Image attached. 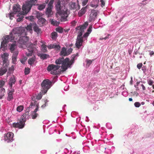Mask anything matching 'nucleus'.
I'll list each match as a JSON object with an SVG mask.
<instances>
[{
  "label": "nucleus",
  "instance_id": "nucleus-1",
  "mask_svg": "<svg viewBox=\"0 0 154 154\" xmlns=\"http://www.w3.org/2000/svg\"><path fill=\"white\" fill-rule=\"evenodd\" d=\"M32 28H33L34 31L38 34L41 33V30L37 25L34 23H30L26 27H16L14 30V33H16L17 32H21L22 36L19 38V39L18 41L19 47L20 48H25L27 47V51H26V55L28 57L31 56L35 48L34 45L31 42H29V38L25 35H26V31H29L31 33L32 32Z\"/></svg>",
  "mask_w": 154,
  "mask_h": 154
},
{
  "label": "nucleus",
  "instance_id": "nucleus-2",
  "mask_svg": "<svg viewBox=\"0 0 154 154\" xmlns=\"http://www.w3.org/2000/svg\"><path fill=\"white\" fill-rule=\"evenodd\" d=\"M70 0H58L56 2L55 8L57 13L61 16V20L64 22L67 20L68 9L66 5Z\"/></svg>",
  "mask_w": 154,
  "mask_h": 154
},
{
  "label": "nucleus",
  "instance_id": "nucleus-3",
  "mask_svg": "<svg viewBox=\"0 0 154 154\" xmlns=\"http://www.w3.org/2000/svg\"><path fill=\"white\" fill-rule=\"evenodd\" d=\"M15 28L13 29L11 34L9 35H7L3 37L2 38L3 41L2 42L1 44V49L3 51H5L6 49L7 46V43L9 42H12L13 40H16L17 39V37L21 36H22L21 32H17L15 33H14V30L16 28Z\"/></svg>",
  "mask_w": 154,
  "mask_h": 154
},
{
  "label": "nucleus",
  "instance_id": "nucleus-4",
  "mask_svg": "<svg viewBox=\"0 0 154 154\" xmlns=\"http://www.w3.org/2000/svg\"><path fill=\"white\" fill-rule=\"evenodd\" d=\"M36 2H33V4L31 3V0L29 1L26 2L22 6L23 11H20V6L19 5H15L13 7V10L14 14H18V16H20L19 14L25 15L27 14L31 9L32 5H34L36 3Z\"/></svg>",
  "mask_w": 154,
  "mask_h": 154
},
{
  "label": "nucleus",
  "instance_id": "nucleus-5",
  "mask_svg": "<svg viewBox=\"0 0 154 154\" xmlns=\"http://www.w3.org/2000/svg\"><path fill=\"white\" fill-rule=\"evenodd\" d=\"M88 26V23H85L82 25L78 26L76 28V31L79 30V34L77 36V38L75 43L76 47L79 49L82 46L83 42V39L82 35L84 32V29H85Z\"/></svg>",
  "mask_w": 154,
  "mask_h": 154
},
{
  "label": "nucleus",
  "instance_id": "nucleus-6",
  "mask_svg": "<svg viewBox=\"0 0 154 154\" xmlns=\"http://www.w3.org/2000/svg\"><path fill=\"white\" fill-rule=\"evenodd\" d=\"M33 104V102H32L29 107L26 109L25 112L23 115L22 118L20 119L19 122L14 124V126L19 128H22L24 127L26 119H29V112L30 110V109L32 108Z\"/></svg>",
  "mask_w": 154,
  "mask_h": 154
},
{
  "label": "nucleus",
  "instance_id": "nucleus-7",
  "mask_svg": "<svg viewBox=\"0 0 154 154\" xmlns=\"http://www.w3.org/2000/svg\"><path fill=\"white\" fill-rule=\"evenodd\" d=\"M69 58H66L65 59L63 58H60L57 59L55 61V63L58 65L61 64L60 66L62 69L63 71H65L68 68H69L68 64Z\"/></svg>",
  "mask_w": 154,
  "mask_h": 154
},
{
  "label": "nucleus",
  "instance_id": "nucleus-8",
  "mask_svg": "<svg viewBox=\"0 0 154 154\" xmlns=\"http://www.w3.org/2000/svg\"><path fill=\"white\" fill-rule=\"evenodd\" d=\"M51 86V82L48 79L44 80L41 84V90L46 93Z\"/></svg>",
  "mask_w": 154,
  "mask_h": 154
},
{
  "label": "nucleus",
  "instance_id": "nucleus-9",
  "mask_svg": "<svg viewBox=\"0 0 154 154\" xmlns=\"http://www.w3.org/2000/svg\"><path fill=\"white\" fill-rule=\"evenodd\" d=\"M60 67V66L51 64L48 66L47 70L51 74L56 75L58 73V69Z\"/></svg>",
  "mask_w": 154,
  "mask_h": 154
},
{
  "label": "nucleus",
  "instance_id": "nucleus-10",
  "mask_svg": "<svg viewBox=\"0 0 154 154\" xmlns=\"http://www.w3.org/2000/svg\"><path fill=\"white\" fill-rule=\"evenodd\" d=\"M32 99L33 100V105L32 106V108L35 107V109L34 111L32 112L31 116L33 119H34L38 116V114L36 113L37 111L38 110V103L37 102L35 101H34L33 100V98H32Z\"/></svg>",
  "mask_w": 154,
  "mask_h": 154
},
{
  "label": "nucleus",
  "instance_id": "nucleus-11",
  "mask_svg": "<svg viewBox=\"0 0 154 154\" xmlns=\"http://www.w3.org/2000/svg\"><path fill=\"white\" fill-rule=\"evenodd\" d=\"M98 13L99 12L97 10H91L89 18V21L91 22L94 21L96 18Z\"/></svg>",
  "mask_w": 154,
  "mask_h": 154
},
{
  "label": "nucleus",
  "instance_id": "nucleus-12",
  "mask_svg": "<svg viewBox=\"0 0 154 154\" xmlns=\"http://www.w3.org/2000/svg\"><path fill=\"white\" fill-rule=\"evenodd\" d=\"M14 134L12 133L9 132L4 134L5 141L8 143L11 142L13 140Z\"/></svg>",
  "mask_w": 154,
  "mask_h": 154
},
{
  "label": "nucleus",
  "instance_id": "nucleus-13",
  "mask_svg": "<svg viewBox=\"0 0 154 154\" xmlns=\"http://www.w3.org/2000/svg\"><path fill=\"white\" fill-rule=\"evenodd\" d=\"M72 49L71 48H70L67 50H66L65 48L63 47L61 49L60 55L63 56H67L72 52Z\"/></svg>",
  "mask_w": 154,
  "mask_h": 154
},
{
  "label": "nucleus",
  "instance_id": "nucleus-14",
  "mask_svg": "<svg viewBox=\"0 0 154 154\" xmlns=\"http://www.w3.org/2000/svg\"><path fill=\"white\" fill-rule=\"evenodd\" d=\"M8 47L11 53L13 52L14 51L16 50L17 47L16 41L14 40L11 43H9Z\"/></svg>",
  "mask_w": 154,
  "mask_h": 154
},
{
  "label": "nucleus",
  "instance_id": "nucleus-15",
  "mask_svg": "<svg viewBox=\"0 0 154 154\" xmlns=\"http://www.w3.org/2000/svg\"><path fill=\"white\" fill-rule=\"evenodd\" d=\"M69 8L71 9L78 10L80 9L79 5L75 2H71L69 3Z\"/></svg>",
  "mask_w": 154,
  "mask_h": 154
},
{
  "label": "nucleus",
  "instance_id": "nucleus-16",
  "mask_svg": "<svg viewBox=\"0 0 154 154\" xmlns=\"http://www.w3.org/2000/svg\"><path fill=\"white\" fill-rule=\"evenodd\" d=\"M16 81V80L14 75L11 76L10 78L9 81L8 83L9 87L8 89L12 88V85L15 84Z\"/></svg>",
  "mask_w": 154,
  "mask_h": 154
},
{
  "label": "nucleus",
  "instance_id": "nucleus-17",
  "mask_svg": "<svg viewBox=\"0 0 154 154\" xmlns=\"http://www.w3.org/2000/svg\"><path fill=\"white\" fill-rule=\"evenodd\" d=\"M8 93L7 99L8 100L10 101L13 99V93L14 91V89H8Z\"/></svg>",
  "mask_w": 154,
  "mask_h": 154
},
{
  "label": "nucleus",
  "instance_id": "nucleus-18",
  "mask_svg": "<svg viewBox=\"0 0 154 154\" xmlns=\"http://www.w3.org/2000/svg\"><path fill=\"white\" fill-rule=\"evenodd\" d=\"M78 56V54H74L72 56V58L70 60L69 58L68 64L69 67H70V66L74 63L75 60L76 59V57Z\"/></svg>",
  "mask_w": 154,
  "mask_h": 154
},
{
  "label": "nucleus",
  "instance_id": "nucleus-19",
  "mask_svg": "<svg viewBox=\"0 0 154 154\" xmlns=\"http://www.w3.org/2000/svg\"><path fill=\"white\" fill-rule=\"evenodd\" d=\"M45 94V93H44V92L43 91H42V90H41V91L40 92V93L36 95L35 99V97L34 96L32 97V98H33V100L37 102L35 100L36 99L39 100L40 99L42 98V95L44 94ZM32 102H33V100H32Z\"/></svg>",
  "mask_w": 154,
  "mask_h": 154
},
{
  "label": "nucleus",
  "instance_id": "nucleus-20",
  "mask_svg": "<svg viewBox=\"0 0 154 154\" xmlns=\"http://www.w3.org/2000/svg\"><path fill=\"white\" fill-rule=\"evenodd\" d=\"M99 0H93L90 4V6L92 8H96L98 6Z\"/></svg>",
  "mask_w": 154,
  "mask_h": 154
},
{
  "label": "nucleus",
  "instance_id": "nucleus-21",
  "mask_svg": "<svg viewBox=\"0 0 154 154\" xmlns=\"http://www.w3.org/2000/svg\"><path fill=\"white\" fill-rule=\"evenodd\" d=\"M52 7L48 6V8L46 9L45 14H46L48 16V17H49L52 14Z\"/></svg>",
  "mask_w": 154,
  "mask_h": 154
},
{
  "label": "nucleus",
  "instance_id": "nucleus-22",
  "mask_svg": "<svg viewBox=\"0 0 154 154\" xmlns=\"http://www.w3.org/2000/svg\"><path fill=\"white\" fill-rule=\"evenodd\" d=\"M8 53H4L2 55L1 57L4 63L6 62V60H7L8 58Z\"/></svg>",
  "mask_w": 154,
  "mask_h": 154
},
{
  "label": "nucleus",
  "instance_id": "nucleus-23",
  "mask_svg": "<svg viewBox=\"0 0 154 154\" xmlns=\"http://www.w3.org/2000/svg\"><path fill=\"white\" fill-rule=\"evenodd\" d=\"M36 60L35 58V56L30 58L28 60V63L30 65H32L34 64Z\"/></svg>",
  "mask_w": 154,
  "mask_h": 154
},
{
  "label": "nucleus",
  "instance_id": "nucleus-24",
  "mask_svg": "<svg viewBox=\"0 0 154 154\" xmlns=\"http://www.w3.org/2000/svg\"><path fill=\"white\" fill-rule=\"evenodd\" d=\"M86 8L85 7L82 8L81 10L79 11L78 13V15L81 17L84 14L86 11Z\"/></svg>",
  "mask_w": 154,
  "mask_h": 154
},
{
  "label": "nucleus",
  "instance_id": "nucleus-25",
  "mask_svg": "<svg viewBox=\"0 0 154 154\" xmlns=\"http://www.w3.org/2000/svg\"><path fill=\"white\" fill-rule=\"evenodd\" d=\"M5 94V89L3 88H0V99L2 98Z\"/></svg>",
  "mask_w": 154,
  "mask_h": 154
},
{
  "label": "nucleus",
  "instance_id": "nucleus-26",
  "mask_svg": "<svg viewBox=\"0 0 154 154\" xmlns=\"http://www.w3.org/2000/svg\"><path fill=\"white\" fill-rule=\"evenodd\" d=\"M7 71V69L6 67H3L0 69V75H2Z\"/></svg>",
  "mask_w": 154,
  "mask_h": 154
},
{
  "label": "nucleus",
  "instance_id": "nucleus-27",
  "mask_svg": "<svg viewBox=\"0 0 154 154\" xmlns=\"http://www.w3.org/2000/svg\"><path fill=\"white\" fill-rule=\"evenodd\" d=\"M93 60H90L88 59H86V66L87 67H88L92 63Z\"/></svg>",
  "mask_w": 154,
  "mask_h": 154
},
{
  "label": "nucleus",
  "instance_id": "nucleus-28",
  "mask_svg": "<svg viewBox=\"0 0 154 154\" xmlns=\"http://www.w3.org/2000/svg\"><path fill=\"white\" fill-rule=\"evenodd\" d=\"M51 38L53 40L56 39L57 36V34L56 32H53L51 34Z\"/></svg>",
  "mask_w": 154,
  "mask_h": 154
},
{
  "label": "nucleus",
  "instance_id": "nucleus-29",
  "mask_svg": "<svg viewBox=\"0 0 154 154\" xmlns=\"http://www.w3.org/2000/svg\"><path fill=\"white\" fill-rule=\"evenodd\" d=\"M49 55L45 54H41L40 55V57L42 59H45L48 58Z\"/></svg>",
  "mask_w": 154,
  "mask_h": 154
},
{
  "label": "nucleus",
  "instance_id": "nucleus-30",
  "mask_svg": "<svg viewBox=\"0 0 154 154\" xmlns=\"http://www.w3.org/2000/svg\"><path fill=\"white\" fill-rule=\"evenodd\" d=\"M14 16V14L13 12H11L6 14V17H9L10 19L11 20H12Z\"/></svg>",
  "mask_w": 154,
  "mask_h": 154
},
{
  "label": "nucleus",
  "instance_id": "nucleus-31",
  "mask_svg": "<svg viewBox=\"0 0 154 154\" xmlns=\"http://www.w3.org/2000/svg\"><path fill=\"white\" fill-rule=\"evenodd\" d=\"M46 6L45 4L44 3L42 5H39L38 7V8L40 10H42V9H44Z\"/></svg>",
  "mask_w": 154,
  "mask_h": 154
},
{
  "label": "nucleus",
  "instance_id": "nucleus-32",
  "mask_svg": "<svg viewBox=\"0 0 154 154\" xmlns=\"http://www.w3.org/2000/svg\"><path fill=\"white\" fill-rule=\"evenodd\" d=\"M53 48H55L57 50H60V47L59 45H57L55 44H52Z\"/></svg>",
  "mask_w": 154,
  "mask_h": 154
},
{
  "label": "nucleus",
  "instance_id": "nucleus-33",
  "mask_svg": "<svg viewBox=\"0 0 154 154\" xmlns=\"http://www.w3.org/2000/svg\"><path fill=\"white\" fill-rule=\"evenodd\" d=\"M42 14L41 13L38 12H37L36 13V17L38 19L42 18Z\"/></svg>",
  "mask_w": 154,
  "mask_h": 154
},
{
  "label": "nucleus",
  "instance_id": "nucleus-34",
  "mask_svg": "<svg viewBox=\"0 0 154 154\" xmlns=\"http://www.w3.org/2000/svg\"><path fill=\"white\" fill-rule=\"evenodd\" d=\"M46 20L45 19L43 18H41L38 20V22L39 23H41L42 24H43L45 22Z\"/></svg>",
  "mask_w": 154,
  "mask_h": 154
},
{
  "label": "nucleus",
  "instance_id": "nucleus-35",
  "mask_svg": "<svg viewBox=\"0 0 154 154\" xmlns=\"http://www.w3.org/2000/svg\"><path fill=\"white\" fill-rule=\"evenodd\" d=\"M23 109V106L20 105L18 106L17 108V111L19 112H21Z\"/></svg>",
  "mask_w": 154,
  "mask_h": 154
},
{
  "label": "nucleus",
  "instance_id": "nucleus-36",
  "mask_svg": "<svg viewBox=\"0 0 154 154\" xmlns=\"http://www.w3.org/2000/svg\"><path fill=\"white\" fill-rule=\"evenodd\" d=\"M51 24L55 26H57L59 24V23L58 22L53 19L51 20Z\"/></svg>",
  "mask_w": 154,
  "mask_h": 154
},
{
  "label": "nucleus",
  "instance_id": "nucleus-37",
  "mask_svg": "<svg viewBox=\"0 0 154 154\" xmlns=\"http://www.w3.org/2000/svg\"><path fill=\"white\" fill-rule=\"evenodd\" d=\"M13 53V54L12 56L17 57L19 53L18 51L17 50H16L14 51Z\"/></svg>",
  "mask_w": 154,
  "mask_h": 154
},
{
  "label": "nucleus",
  "instance_id": "nucleus-38",
  "mask_svg": "<svg viewBox=\"0 0 154 154\" xmlns=\"http://www.w3.org/2000/svg\"><path fill=\"white\" fill-rule=\"evenodd\" d=\"M23 15H24L19 14L20 16H18V15H17V17H20L17 19V22H20L23 20Z\"/></svg>",
  "mask_w": 154,
  "mask_h": 154
},
{
  "label": "nucleus",
  "instance_id": "nucleus-39",
  "mask_svg": "<svg viewBox=\"0 0 154 154\" xmlns=\"http://www.w3.org/2000/svg\"><path fill=\"white\" fill-rule=\"evenodd\" d=\"M56 30L57 31L59 32L60 33H62L63 32L62 28L60 27L57 28H56Z\"/></svg>",
  "mask_w": 154,
  "mask_h": 154
},
{
  "label": "nucleus",
  "instance_id": "nucleus-40",
  "mask_svg": "<svg viewBox=\"0 0 154 154\" xmlns=\"http://www.w3.org/2000/svg\"><path fill=\"white\" fill-rule=\"evenodd\" d=\"M30 69L28 68H26L25 69V75L28 74L30 72Z\"/></svg>",
  "mask_w": 154,
  "mask_h": 154
},
{
  "label": "nucleus",
  "instance_id": "nucleus-41",
  "mask_svg": "<svg viewBox=\"0 0 154 154\" xmlns=\"http://www.w3.org/2000/svg\"><path fill=\"white\" fill-rule=\"evenodd\" d=\"M147 82L148 84L150 85H153L152 84L154 83L153 81L151 79H149L147 80Z\"/></svg>",
  "mask_w": 154,
  "mask_h": 154
},
{
  "label": "nucleus",
  "instance_id": "nucleus-42",
  "mask_svg": "<svg viewBox=\"0 0 154 154\" xmlns=\"http://www.w3.org/2000/svg\"><path fill=\"white\" fill-rule=\"evenodd\" d=\"M17 57L12 56V62L13 64L15 63L17 60Z\"/></svg>",
  "mask_w": 154,
  "mask_h": 154
},
{
  "label": "nucleus",
  "instance_id": "nucleus-43",
  "mask_svg": "<svg viewBox=\"0 0 154 154\" xmlns=\"http://www.w3.org/2000/svg\"><path fill=\"white\" fill-rule=\"evenodd\" d=\"M42 47V51L44 52H45L47 51V48L45 45H43Z\"/></svg>",
  "mask_w": 154,
  "mask_h": 154
},
{
  "label": "nucleus",
  "instance_id": "nucleus-44",
  "mask_svg": "<svg viewBox=\"0 0 154 154\" xmlns=\"http://www.w3.org/2000/svg\"><path fill=\"white\" fill-rule=\"evenodd\" d=\"M134 105L136 107H139L140 106L141 104L139 102H136L134 103Z\"/></svg>",
  "mask_w": 154,
  "mask_h": 154
},
{
  "label": "nucleus",
  "instance_id": "nucleus-45",
  "mask_svg": "<svg viewBox=\"0 0 154 154\" xmlns=\"http://www.w3.org/2000/svg\"><path fill=\"white\" fill-rule=\"evenodd\" d=\"M54 0H50L48 4V6L52 7V4Z\"/></svg>",
  "mask_w": 154,
  "mask_h": 154
},
{
  "label": "nucleus",
  "instance_id": "nucleus-46",
  "mask_svg": "<svg viewBox=\"0 0 154 154\" xmlns=\"http://www.w3.org/2000/svg\"><path fill=\"white\" fill-rule=\"evenodd\" d=\"M26 19H28L31 21L33 20V16H30L29 17H26Z\"/></svg>",
  "mask_w": 154,
  "mask_h": 154
},
{
  "label": "nucleus",
  "instance_id": "nucleus-47",
  "mask_svg": "<svg viewBox=\"0 0 154 154\" xmlns=\"http://www.w3.org/2000/svg\"><path fill=\"white\" fill-rule=\"evenodd\" d=\"M105 0H100V2L101 3V6L103 7L105 6V2H104Z\"/></svg>",
  "mask_w": 154,
  "mask_h": 154
},
{
  "label": "nucleus",
  "instance_id": "nucleus-48",
  "mask_svg": "<svg viewBox=\"0 0 154 154\" xmlns=\"http://www.w3.org/2000/svg\"><path fill=\"white\" fill-rule=\"evenodd\" d=\"M88 0H83L82 2V4L83 6L85 5L87 3Z\"/></svg>",
  "mask_w": 154,
  "mask_h": 154
},
{
  "label": "nucleus",
  "instance_id": "nucleus-49",
  "mask_svg": "<svg viewBox=\"0 0 154 154\" xmlns=\"http://www.w3.org/2000/svg\"><path fill=\"white\" fill-rule=\"evenodd\" d=\"M92 26H90L87 30L88 32H89L90 34L92 31Z\"/></svg>",
  "mask_w": 154,
  "mask_h": 154
},
{
  "label": "nucleus",
  "instance_id": "nucleus-50",
  "mask_svg": "<svg viewBox=\"0 0 154 154\" xmlns=\"http://www.w3.org/2000/svg\"><path fill=\"white\" fill-rule=\"evenodd\" d=\"M89 34L90 33L89 32H87L85 33L83 35V36H82V37H83H83L85 38H87L89 35Z\"/></svg>",
  "mask_w": 154,
  "mask_h": 154
},
{
  "label": "nucleus",
  "instance_id": "nucleus-51",
  "mask_svg": "<svg viewBox=\"0 0 154 154\" xmlns=\"http://www.w3.org/2000/svg\"><path fill=\"white\" fill-rule=\"evenodd\" d=\"M5 85V82L4 81L2 80L0 81V87L2 88V87Z\"/></svg>",
  "mask_w": 154,
  "mask_h": 154
},
{
  "label": "nucleus",
  "instance_id": "nucleus-52",
  "mask_svg": "<svg viewBox=\"0 0 154 154\" xmlns=\"http://www.w3.org/2000/svg\"><path fill=\"white\" fill-rule=\"evenodd\" d=\"M142 63H139L137 65V68L139 69H140L142 67Z\"/></svg>",
  "mask_w": 154,
  "mask_h": 154
},
{
  "label": "nucleus",
  "instance_id": "nucleus-53",
  "mask_svg": "<svg viewBox=\"0 0 154 154\" xmlns=\"http://www.w3.org/2000/svg\"><path fill=\"white\" fill-rule=\"evenodd\" d=\"M48 48L49 49H51L53 48V46L52 44H51L48 46Z\"/></svg>",
  "mask_w": 154,
  "mask_h": 154
},
{
  "label": "nucleus",
  "instance_id": "nucleus-54",
  "mask_svg": "<svg viewBox=\"0 0 154 154\" xmlns=\"http://www.w3.org/2000/svg\"><path fill=\"white\" fill-rule=\"evenodd\" d=\"M141 86L142 89L143 90H146V88L143 84H142L141 85Z\"/></svg>",
  "mask_w": 154,
  "mask_h": 154
},
{
  "label": "nucleus",
  "instance_id": "nucleus-55",
  "mask_svg": "<svg viewBox=\"0 0 154 154\" xmlns=\"http://www.w3.org/2000/svg\"><path fill=\"white\" fill-rule=\"evenodd\" d=\"M154 54V52L153 51H151L150 52L149 55L150 56H152Z\"/></svg>",
  "mask_w": 154,
  "mask_h": 154
},
{
  "label": "nucleus",
  "instance_id": "nucleus-56",
  "mask_svg": "<svg viewBox=\"0 0 154 154\" xmlns=\"http://www.w3.org/2000/svg\"><path fill=\"white\" fill-rule=\"evenodd\" d=\"M21 62L22 63L24 64L25 62V60H20Z\"/></svg>",
  "mask_w": 154,
  "mask_h": 154
},
{
  "label": "nucleus",
  "instance_id": "nucleus-57",
  "mask_svg": "<svg viewBox=\"0 0 154 154\" xmlns=\"http://www.w3.org/2000/svg\"><path fill=\"white\" fill-rule=\"evenodd\" d=\"M106 39V37H104V38L100 37L99 38L100 40H105Z\"/></svg>",
  "mask_w": 154,
  "mask_h": 154
},
{
  "label": "nucleus",
  "instance_id": "nucleus-58",
  "mask_svg": "<svg viewBox=\"0 0 154 154\" xmlns=\"http://www.w3.org/2000/svg\"><path fill=\"white\" fill-rule=\"evenodd\" d=\"M47 105V104H46V103H45L44 104H43V105H42V106H41V107L42 108H43V107H45V106H46Z\"/></svg>",
  "mask_w": 154,
  "mask_h": 154
},
{
  "label": "nucleus",
  "instance_id": "nucleus-59",
  "mask_svg": "<svg viewBox=\"0 0 154 154\" xmlns=\"http://www.w3.org/2000/svg\"><path fill=\"white\" fill-rule=\"evenodd\" d=\"M132 53V51L131 50H128V54H131Z\"/></svg>",
  "mask_w": 154,
  "mask_h": 154
},
{
  "label": "nucleus",
  "instance_id": "nucleus-60",
  "mask_svg": "<svg viewBox=\"0 0 154 154\" xmlns=\"http://www.w3.org/2000/svg\"><path fill=\"white\" fill-rule=\"evenodd\" d=\"M72 154H79V153L78 152H74Z\"/></svg>",
  "mask_w": 154,
  "mask_h": 154
},
{
  "label": "nucleus",
  "instance_id": "nucleus-61",
  "mask_svg": "<svg viewBox=\"0 0 154 154\" xmlns=\"http://www.w3.org/2000/svg\"><path fill=\"white\" fill-rule=\"evenodd\" d=\"M133 100L131 98H129V100L130 101H131Z\"/></svg>",
  "mask_w": 154,
  "mask_h": 154
},
{
  "label": "nucleus",
  "instance_id": "nucleus-62",
  "mask_svg": "<svg viewBox=\"0 0 154 154\" xmlns=\"http://www.w3.org/2000/svg\"><path fill=\"white\" fill-rule=\"evenodd\" d=\"M76 23V22H75V21H73L72 22V23L73 24H75Z\"/></svg>",
  "mask_w": 154,
  "mask_h": 154
},
{
  "label": "nucleus",
  "instance_id": "nucleus-63",
  "mask_svg": "<svg viewBox=\"0 0 154 154\" xmlns=\"http://www.w3.org/2000/svg\"><path fill=\"white\" fill-rule=\"evenodd\" d=\"M145 104V103L144 102H142L141 103V104L143 105Z\"/></svg>",
  "mask_w": 154,
  "mask_h": 154
},
{
  "label": "nucleus",
  "instance_id": "nucleus-64",
  "mask_svg": "<svg viewBox=\"0 0 154 154\" xmlns=\"http://www.w3.org/2000/svg\"><path fill=\"white\" fill-rule=\"evenodd\" d=\"M48 102V100H45V103H46V104H47V102Z\"/></svg>",
  "mask_w": 154,
  "mask_h": 154
}]
</instances>
